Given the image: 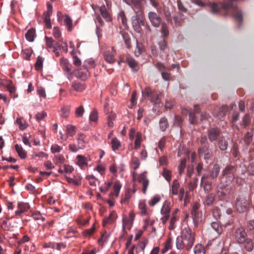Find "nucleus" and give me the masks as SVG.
Here are the masks:
<instances>
[{"label": "nucleus", "mask_w": 254, "mask_h": 254, "mask_svg": "<svg viewBox=\"0 0 254 254\" xmlns=\"http://www.w3.org/2000/svg\"><path fill=\"white\" fill-rule=\"evenodd\" d=\"M47 11L44 13V19L45 23L46 26L48 29H51L52 28V25L51 23L50 16L52 12V4L50 2H47Z\"/></svg>", "instance_id": "9b49d317"}, {"label": "nucleus", "mask_w": 254, "mask_h": 254, "mask_svg": "<svg viewBox=\"0 0 254 254\" xmlns=\"http://www.w3.org/2000/svg\"><path fill=\"white\" fill-rule=\"evenodd\" d=\"M251 123V118L249 114H246L242 118L241 126L244 128H247Z\"/></svg>", "instance_id": "cd10ccee"}, {"label": "nucleus", "mask_w": 254, "mask_h": 254, "mask_svg": "<svg viewBox=\"0 0 254 254\" xmlns=\"http://www.w3.org/2000/svg\"><path fill=\"white\" fill-rule=\"evenodd\" d=\"M217 141L218 142V146L221 151H225L227 149L228 142L227 139L224 136H221Z\"/></svg>", "instance_id": "a211bd4d"}, {"label": "nucleus", "mask_w": 254, "mask_h": 254, "mask_svg": "<svg viewBox=\"0 0 254 254\" xmlns=\"http://www.w3.org/2000/svg\"><path fill=\"white\" fill-rule=\"evenodd\" d=\"M210 146L199 147L198 153L200 157L205 160H210L212 157V153L209 148Z\"/></svg>", "instance_id": "1a4fd4ad"}, {"label": "nucleus", "mask_w": 254, "mask_h": 254, "mask_svg": "<svg viewBox=\"0 0 254 254\" xmlns=\"http://www.w3.org/2000/svg\"><path fill=\"white\" fill-rule=\"evenodd\" d=\"M15 148L19 156L21 159H24L26 157V153L22 147L18 144L15 145Z\"/></svg>", "instance_id": "7c9ffc66"}, {"label": "nucleus", "mask_w": 254, "mask_h": 254, "mask_svg": "<svg viewBox=\"0 0 254 254\" xmlns=\"http://www.w3.org/2000/svg\"><path fill=\"white\" fill-rule=\"evenodd\" d=\"M132 165H133V168L134 170H136L140 165V161L139 159L136 157H133L131 158V160Z\"/></svg>", "instance_id": "13d9d810"}, {"label": "nucleus", "mask_w": 254, "mask_h": 254, "mask_svg": "<svg viewBox=\"0 0 254 254\" xmlns=\"http://www.w3.org/2000/svg\"><path fill=\"white\" fill-rule=\"evenodd\" d=\"M212 213L213 217L217 220L221 216L220 209L218 207H214L212 209Z\"/></svg>", "instance_id": "8fccbe9b"}, {"label": "nucleus", "mask_w": 254, "mask_h": 254, "mask_svg": "<svg viewBox=\"0 0 254 254\" xmlns=\"http://www.w3.org/2000/svg\"><path fill=\"white\" fill-rule=\"evenodd\" d=\"M86 135L83 133H79L76 137V144L73 143L69 145V149L72 152H76L80 149H83L87 143Z\"/></svg>", "instance_id": "7ed1b4c3"}, {"label": "nucleus", "mask_w": 254, "mask_h": 254, "mask_svg": "<svg viewBox=\"0 0 254 254\" xmlns=\"http://www.w3.org/2000/svg\"><path fill=\"white\" fill-rule=\"evenodd\" d=\"M193 223L195 226H197L198 223L201 220L202 217V213L201 211H196L191 213Z\"/></svg>", "instance_id": "4be33fe9"}, {"label": "nucleus", "mask_w": 254, "mask_h": 254, "mask_svg": "<svg viewBox=\"0 0 254 254\" xmlns=\"http://www.w3.org/2000/svg\"><path fill=\"white\" fill-rule=\"evenodd\" d=\"M53 35L58 40H61V33L58 27H54L53 29Z\"/></svg>", "instance_id": "0e129e2a"}, {"label": "nucleus", "mask_w": 254, "mask_h": 254, "mask_svg": "<svg viewBox=\"0 0 254 254\" xmlns=\"http://www.w3.org/2000/svg\"><path fill=\"white\" fill-rule=\"evenodd\" d=\"M76 76L82 80H86L90 76V72L88 69L83 67L78 70L76 73Z\"/></svg>", "instance_id": "f3484780"}, {"label": "nucleus", "mask_w": 254, "mask_h": 254, "mask_svg": "<svg viewBox=\"0 0 254 254\" xmlns=\"http://www.w3.org/2000/svg\"><path fill=\"white\" fill-rule=\"evenodd\" d=\"M126 62L130 67L132 68H135L137 65V63L135 60L129 55H127Z\"/></svg>", "instance_id": "473e14b6"}, {"label": "nucleus", "mask_w": 254, "mask_h": 254, "mask_svg": "<svg viewBox=\"0 0 254 254\" xmlns=\"http://www.w3.org/2000/svg\"><path fill=\"white\" fill-rule=\"evenodd\" d=\"M53 160L56 165H61L64 163L65 159L63 155H59L58 156H55Z\"/></svg>", "instance_id": "09e8293b"}, {"label": "nucleus", "mask_w": 254, "mask_h": 254, "mask_svg": "<svg viewBox=\"0 0 254 254\" xmlns=\"http://www.w3.org/2000/svg\"><path fill=\"white\" fill-rule=\"evenodd\" d=\"M208 179H204L202 181V177L201 179V184L203 185V188L205 192H208L212 189V183L207 180Z\"/></svg>", "instance_id": "393cba45"}, {"label": "nucleus", "mask_w": 254, "mask_h": 254, "mask_svg": "<svg viewBox=\"0 0 254 254\" xmlns=\"http://www.w3.org/2000/svg\"><path fill=\"white\" fill-rule=\"evenodd\" d=\"M221 130L217 126H213L209 127L206 131V134L208 140L211 143H216L221 136Z\"/></svg>", "instance_id": "423d86ee"}, {"label": "nucleus", "mask_w": 254, "mask_h": 254, "mask_svg": "<svg viewBox=\"0 0 254 254\" xmlns=\"http://www.w3.org/2000/svg\"><path fill=\"white\" fill-rule=\"evenodd\" d=\"M244 248L248 252H251L254 249V243L252 239L248 238L244 243Z\"/></svg>", "instance_id": "c85d7f7f"}, {"label": "nucleus", "mask_w": 254, "mask_h": 254, "mask_svg": "<svg viewBox=\"0 0 254 254\" xmlns=\"http://www.w3.org/2000/svg\"><path fill=\"white\" fill-rule=\"evenodd\" d=\"M35 34V30L34 29H30L26 33L25 37L29 42H32L34 40Z\"/></svg>", "instance_id": "ea45409f"}, {"label": "nucleus", "mask_w": 254, "mask_h": 254, "mask_svg": "<svg viewBox=\"0 0 254 254\" xmlns=\"http://www.w3.org/2000/svg\"><path fill=\"white\" fill-rule=\"evenodd\" d=\"M156 67L161 73L162 77L163 79L169 81L171 79V75L166 71V68L161 63L158 62L156 64Z\"/></svg>", "instance_id": "ddd939ff"}, {"label": "nucleus", "mask_w": 254, "mask_h": 254, "mask_svg": "<svg viewBox=\"0 0 254 254\" xmlns=\"http://www.w3.org/2000/svg\"><path fill=\"white\" fill-rule=\"evenodd\" d=\"M116 118V115L114 114H110L108 116V126L109 127H112L114 126L113 121Z\"/></svg>", "instance_id": "338daca9"}, {"label": "nucleus", "mask_w": 254, "mask_h": 254, "mask_svg": "<svg viewBox=\"0 0 254 254\" xmlns=\"http://www.w3.org/2000/svg\"><path fill=\"white\" fill-rule=\"evenodd\" d=\"M145 18L142 12L138 10L136 12L135 15L132 17L131 23L133 29L137 33H141L142 31L141 26L145 25Z\"/></svg>", "instance_id": "20e7f679"}, {"label": "nucleus", "mask_w": 254, "mask_h": 254, "mask_svg": "<svg viewBox=\"0 0 254 254\" xmlns=\"http://www.w3.org/2000/svg\"><path fill=\"white\" fill-rule=\"evenodd\" d=\"M43 58L42 57H38L35 64V67L36 70H39L41 69L43 65Z\"/></svg>", "instance_id": "e2e57ef3"}, {"label": "nucleus", "mask_w": 254, "mask_h": 254, "mask_svg": "<svg viewBox=\"0 0 254 254\" xmlns=\"http://www.w3.org/2000/svg\"><path fill=\"white\" fill-rule=\"evenodd\" d=\"M137 181L142 184V191L143 193H146L148 186L149 185V180L145 173L139 174L137 177Z\"/></svg>", "instance_id": "4468645a"}, {"label": "nucleus", "mask_w": 254, "mask_h": 254, "mask_svg": "<svg viewBox=\"0 0 254 254\" xmlns=\"http://www.w3.org/2000/svg\"><path fill=\"white\" fill-rule=\"evenodd\" d=\"M99 10L102 17L106 21L110 22L112 20L111 15L107 10L105 5H103L100 7Z\"/></svg>", "instance_id": "6ab92c4d"}, {"label": "nucleus", "mask_w": 254, "mask_h": 254, "mask_svg": "<svg viewBox=\"0 0 254 254\" xmlns=\"http://www.w3.org/2000/svg\"><path fill=\"white\" fill-rule=\"evenodd\" d=\"M232 190L233 188L231 187L229 188H227L226 186L223 188L221 187L220 190L217 191L218 198L220 200H225L227 195L230 194L232 193Z\"/></svg>", "instance_id": "f8f14e48"}, {"label": "nucleus", "mask_w": 254, "mask_h": 254, "mask_svg": "<svg viewBox=\"0 0 254 254\" xmlns=\"http://www.w3.org/2000/svg\"><path fill=\"white\" fill-rule=\"evenodd\" d=\"M127 5L134 7L139 10L141 9L140 6L137 0H123Z\"/></svg>", "instance_id": "f704fd0d"}, {"label": "nucleus", "mask_w": 254, "mask_h": 254, "mask_svg": "<svg viewBox=\"0 0 254 254\" xmlns=\"http://www.w3.org/2000/svg\"><path fill=\"white\" fill-rule=\"evenodd\" d=\"M247 229L250 233L254 234V220H250L248 222Z\"/></svg>", "instance_id": "774afa93"}, {"label": "nucleus", "mask_w": 254, "mask_h": 254, "mask_svg": "<svg viewBox=\"0 0 254 254\" xmlns=\"http://www.w3.org/2000/svg\"><path fill=\"white\" fill-rule=\"evenodd\" d=\"M60 65L63 69L67 72L70 71L71 65L68 63L67 59L64 58H61L60 60Z\"/></svg>", "instance_id": "412c9836"}, {"label": "nucleus", "mask_w": 254, "mask_h": 254, "mask_svg": "<svg viewBox=\"0 0 254 254\" xmlns=\"http://www.w3.org/2000/svg\"><path fill=\"white\" fill-rule=\"evenodd\" d=\"M138 207L141 211V214L142 215L147 214L146 205L144 201H140L139 203Z\"/></svg>", "instance_id": "4d7b16f0"}, {"label": "nucleus", "mask_w": 254, "mask_h": 254, "mask_svg": "<svg viewBox=\"0 0 254 254\" xmlns=\"http://www.w3.org/2000/svg\"><path fill=\"white\" fill-rule=\"evenodd\" d=\"M132 222L129 221L127 216H124L123 219V228L125 233L126 229L130 230L132 226Z\"/></svg>", "instance_id": "bb28decb"}, {"label": "nucleus", "mask_w": 254, "mask_h": 254, "mask_svg": "<svg viewBox=\"0 0 254 254\" xmlns=\"http://www.w3.org/2000/svg\"><path fill=\"white\" fill-rule=\"evenodd\" d=\"M150 100L152 102L154 103L155 104H157L160 103V99L159 97V95L157 93H153L151 98H150Z\"/></svg>", "instance_id": "69168bd1"}, {"label": "nucleus", "mask_w": 254, "mask_h": 254, "mask_svg": "<svg viewBox=\"0 0 254 254\" xmlns=\"http://www.w3.org/2000/svg\"><path fill=\"white\" fill-rule=\"evenodd\" d=\"M169 126V124L167 119L165 117L161 118L159 121V127L161 130L165 131Z\"/></svg>", "instance_id": "b1692460"}, {"label": "nucleus", "mask_w": 254, "mask_h": 254, "mask_svg": "<svg viewBox=\"0 0 254 254\" xmlns=\"http://www.w3.org/2000/svg\"><path fill=\"white\" fill-rule=\"evenodd\" d=\"M161 174L166 180L170 183L172 179V172L166 168H163Z\"/></svg>", "instance_id": "72a5a7b5"}, {"label": "nucleus", "mask_w": 254, "mask_h": 254, "mask_svg": "<svg viewBox=\"0 0 254 254\" xmlns=\"http://www.w3.org/2000/svg\"><path fill=\"white\" fill-rule=\"evenodd\" d=\"M84 112V107L81 105L75 109V114L76 117H81L83 116Z\"/></svg>", "instance_id": "bf43d9fd"}, {"label": "nucleus", "mask_w": 254, "mask_h": 254, "mask_svg": "<svg viewBox=\"0 0 254 254\" xmlns=\"http://www.w3.org/2000/svg\"><path fill=\"white\" fill-rule=\"evenodd\" d=\"M180 183L177 180H174L173 182L172 187L170 190V192L173 195H177L179 192V189L180 188Z\"/></svg>", "instance_id": "a878e982"}, {"label": "nucleus", "mask_w": 254, "mask_h": 254, "mask_svg": "<svg viewBox=\"0 0 254 254\" xmlns=\"http://www.w3.org/2000/svg\"><path fill=\"white\" fill-rule=\"evenodd\" d=\"M69 111V106H66L63 107L61 109V116L63 118H67L68 116Z\"/></svg>", "instance_id": "de8ad7c7"}, {"label": "nucleus", "mask_w": 254, "mask_h": 254, "mask_svg": "<svg viewBox=\"0 0 254 254\" xmlns=\"http://www.w3.org/2000/svg\"><path fill=\"white\" fill-rule=\"evenodd\" d=\"M208 138L206 136H202L200 137L199 142L200 146L199 147H204L209 146L208 141Z\"/></svg>", "instance_id": "5fc2aeb1"}, {"label": "nucleus", "mask_w": 254, "mask_h": 254, "mask_svg": "<svg viewBox=\"0 0 254 254\" xmlns=\"http://www.w3.org/2000/svg\"><path fill=\"white\" fill-rule=\"evenodd\" d=\"M122 37L124 40L125 43L126 45L127 48L129 49L131 48V39L128 34L124 32L122 33Z\"/></svg>", "instance_id": "4c0bfd02"}, {"label": "nucleus", "mask_w": 254, "mask_h": 254, "mask_svg": "<svg viewBox=\"0 0 254 254\" xmlns=\"http://www.w3.org/2000/svg\"><path fill=\"white\" fill-rule=\"evenodd\" d=\"M142 141V134L139 132H137L134 142V149L137 150L139 148L141 142Z\"/></svg>", "instance_id": "2f4dec72"}, {"label": "nucleus", "mask_w": 254, "mask_h": 254, "mask_svg": "<svg viewBox=\"0 0 254 254\" xmlns=\"http://www.w3.org/2000/svg\"><path fill=\"white\" fill-rule=\"evenodd\" d=\"M30 208L28 203L20 202L18 203L17 210L15 212V215L20 216L23 213L27 211Z\"/></svg>", "instance_id": "dca6fc26"}, {"label": "nucleus", "mask_w": 254, "mask_h": 254, "mask_svg": "<svg viewBox=\"0 0 254 254\" xmlns=\"http://www.w3.org/2000/svg\"><path fill=\"white\" fill-rule=\"evenodd\" d=\"M161 33L164 37H167L169 35V31L166 23H161Z\"/></svg>", "instance_id": "864d4df0"}, {"label": "nucleus", "mask_w": 254, "mask_h": 254, "mask_svg": "<svg viewBox=\"0 0 254 254\" xmlns=\"http://www.w3.org/2000/svg\"><path fill=\"white\" fill-rule=\"evenodd\" d=\"M171 202L168 201H165L162 207L161 213L162 215L168 214L170 215L171 210Z\"/></svg>", "instance_id": "5701e85b"}, {"label": "nucleus", "mask_w": 254, "mask_h": 254, "mask_svg": "<svg viewBox=\"0 0 254 254\" xmlns=\"http://www.w3.org/2000/svg\"><path fill=\"white\" fill-rule=\"evenodd\" d=\"M172 239L171 238H168L164 244V247L162 250V253H166L168 250L172 248Z\"/></svg>", "instance_id": "a19ab883"}, {"label": "nucleus", "mask_w": 254, "mask_h": 254, "mask_svg": "<svg viewBox=\"0 0 254 254\" xmlns=\"http://www.w3.org/2000/svg\"><path fill=\"white\" fill-rule=\"evenodd\" d=\"M89 119L91 121L96 122L98 120V113L96 110L94 109L90 113Z\"/></svg>", "instance_id": "052dcab7"}, {"label": "nucleus", "mask_w": 254, "mask_h": 254, "mask_svg": "<svg viewBox=\"0 0 254 254\" xmlns=\"http://www.w3.org/2000/svg\"><path fill=\"white\" fill-rule=\"evenodd\" d=\"M212 228L218 234H221L222 233L223 229L221 226L220 225L218 222H213L211 224Z\"/></svg>", "instance_id": "c03bdc74"}, {"label": "nucleus", "mask_w": 254, "mask_h": 254, "mask_svg": "<svg viewBox=\"0 0 254 254\" xmlns=\"http://www.w3.org/2000/svg\"><path fill=\"white\" fill-rule=\"evenodd\" d=\"M76 127L72 125H68L66 126V131L67 135L70 136H73L76 132Z\"/></svg>", "instance_id": "c756f323"}, {"label": "nucleus", "mask_w": 254, "mask_h": 254, "mask_svg": "<svg viewBox=\"0 0 254 254\" xmlns=\"http://www.w3.org/2000/svg\"><path fill=\"white\" fill-rule=\"evenodd\" d=\"M104 59L106 62L110 64L114 63L115 62L114 56L109 52H106L105 53Z\"/></svg>", "instance_id": "e433bc0d"}, {"label": "nucleus", "mask_w": 254, "mask_h": 254, "mask_svg": "<svg viewBox=\"0 0 254 254\" xmlns=\"http://www.w3.org/2000/svg\"><path fill=\"white\" fill-rule=\"evenodd\" d=\"M194 253L195 254H205V250L201 244H198L194 247Z\"/></svg>", "instance_id": "79ce46f5"}, {"label": "nucleus", "mask_w": 254, "mask_h": 254, "mask_svg": "<svg viewBox=\"0 0 254 254\" xmlns=\"http://www.w3.org/2000/svg\"><path fill=\"white\" fill-rule=\"evenodd\" d=\"M194 241V233L189 227H185L182 231L181 235L177 238V248L179 250L185 249L189 251L193 245Z\"/></svg>", "instance_id": "f257e3e1"}, {"label": "nucleus", "mask_w": 254, "mask_h": 254, "mask_svg": "<svg viewBox=\"0 0 254 254\" xmlns=\"http://www.w3.org/2000/svg\"><path fill=\"white\" fill-rule=\"evenodd\" d=\"M215 200V195L213 193L208 194L203 201L205 206H210L214 203Z\"/></svg>", "instance_id": "aec40b11"}, {"label": "nucleus", "mask_w": 254, "mask_h": 254, "mask_svg": "<svg viewBox=\"0 0 254 254\" xmlns=\"http://www.w3.org/2000/svg\"><path fill=\"white\" fill-rule=\"evenodd\" d=\"M174 125L178 126L179 127H181L183 124L182 118L177 115L175 116L174 118Z\"/></svg>", "instance_id": "680f3d73"}, {"label": "nucleus", "mask_w": 254, "mask_h": 254, "mask_svg": "<svg viewBox=\"0 0 254 254\" xmlns=\"http://www.w3.org/2000/svg\"><path fill=\"white\" fill-rule=\"evenodd\" d=\"M237 167L235 165H228L223 170L221 178L224 180L225 186L230 185L235 179V174L236 172Z\"/></svg>", "instance_id": "f03ea898"}, {"label": "nucleus", "mask_w": 254, "mask_h": 254, "mask_svg": "<svg viewBox=\"0 0 254 254\" xmlns=\"http://www.w3.org/2000/svg\"><path fill=\"white\" fill-rule=\"evenodd\" d=\"M72 87L75 90L78 92H81L85 89L84 85L78 82L73 83L72 84Z\"/></svg>", "instance_id": "3c124183"}, {"label": "nucleus", "mask_w": 254, "mask_h": 254, "mask_svg": "<svg viewBox=\"0 0 254 254\" xmlns=\"http://www.w3.org/2000/svg\"><path fill=\"white\" fill-rule=\"evenodd\" d=\"M245 229L242 227L238 228L235 232V237L239 243L242 244L248 239Z\"/></svg>", "instance_id": "9d476101"}, {"label": "nucleus", "mask_w": 254, "mask_h": 254, "mask_svg": "<svg viewBox=\"0 0 254 254\" xmlns=\"http://www.w3.org/2000/svg\"><path fill=\"white\" fill-rule=\"evenodd\" d=\"M251 200L246 197H239L237 198L235 202V207L240 213H243L248 211L250 207Z\"/></svg>", "instance_id": "39448f33"}, {"label": "nucleus", "mask_w": 254, "mask_h": 254, "mask_svg": "<svg viewBox=\"0 0 254 254\" xmlns=\"http://www.w3.org/2000/svg\"><path fill=\"white\" fill-rule=\"evenodd\" d=\"M184 14L181 12H179L178 15L174 17V20L176 25H180L184 19Z\"/></svg>", "instance_id": "6e6d98bb"}, {"label": "nucleus", "mask_w": 254, "mask_h": 254, "mask_svg": "<svg viewBox=\"0 0 254 254\" xmlns=\"http://www.w3.org/2000/svg\"><path fill=\"white\" fill-rule=\"evenodd\" d=\"M95 66V61L92 59H88L85 61L83 65V67H85L88 69L89 68L94 67Z\"/></svg>", "instance_id": "49530a36"}, {"label": "nucleus", "mask_w": 254, "mask_h": 254, "mask_svg": "<svg viewBox=\"0 0 254 254\" xmlns=\"http://www.w3.org/2000/svg\"><path fill=\"white\" fill-rule=\"evenodd\" d=\"M148 18L154 27H159L162 23V19L160 15L154 11H150L148 13Z\"/></svg>", "instance_id": "6e6552de"}, {"label": "nucleus", "mask_w": 254, "mask_h": 254, "mask_svg": "<svg viewBox=\"0 0 254 254\" xmlns=\"http://www.w3.org/2000/svg\"><path fill=\"white\" fill-rule=\"evenodd\" d=\"M111 144L112 149L114 151L118 150L121 146L120 141L116 137H114L112 139Z\"/></svg>", "instance_id": "c9c22d12"}, {"label": "nucleus", "mask_w": 254, "mask_h": 254, "mask_svg": "<svg viewBox=\"0 0 254 254\" xmlns=\"http://www.w3.org/2000/svg\"><path fill=\"white\" fill-rule=\"evenodd\" d=\"M66 180L68 183L74 186H78L81 184L80 179L76 177H74V178L66 177Z\"/></svg>", "instance_id": "58836bf2"}, {"label": "nucleus", "mask_w": 254, "mask_h": 254, "mask_svg": "<svg viewBox=\"0 0 254 254\" xmlns=\"http://www.w3.org/2000/svg\"><path fill=\"white\" fill-rule=\"evenodd\" d=\"M118 19L121 21L123 25L125 26H127V18L124 11L120 12L118 15Z\"/></svg>", "instance_id": "a18cd8bd"}, {"label": "nucleus", "mask_w": 254, "mask_h": 254, "mask_svg": "<svg viewBox=\"0 0 254 254\" xmlns=\"http://www.w3.org/2000/svg\"><path fill=\"white\" fill-rule=\"evenodd\" d=\"M16 123L19 126V128L21 130L25 129L27 127L25 124V122L22 118H17Z\"/></svg>", "instance_id": "603ef678"}, {"label": "nucleus", "mask_w": 254, "mask_h": 254, "mask_svg": "<svg viewBox=\"0 0 254 254\" xmlns=\"http://www.w3.org/2000/svg\"><path fill=\"white\" fill-rule=\"evenodd\" d=\"M64 22L67 27L68 31H70L72 28V21L70 17L68 15H65L64 17Z\"/></svg>", "instance_id": "37998d69"}, {"label": "nucleus", "mask_w": 254, "mask_h": 254, "mask_svg": "<svg viewBox=\"0 0 254 254\" xmlns=\"http://www.w3.org/2000/svg\"><path fill=\"white\" fill-rule=\"evenodd\" d=\"M228 110L227 106L223 105L220 108L215 109L213 112V115L217 118L222 119L226 115Z\"/></svg>", "instance_id": "2eb2a0df"}, {"label": "nucleus", "mask_w": 254, "mask_h": 254, "mask_svg": "<svg viewBox=\"0 0 254 254\" xmlns=\"http://www.w3.org/2000/svg\"><path fill=\"white\" fill-rule=\"evenodd\" d=\"M220 167L217 164L213 165V167L209 170L208 174H205L202 176V181L204 179L210 178L212 180L216 179L220 173Z\"/></svg>", "instance_id": "0eeeda50"}]
</instances>
